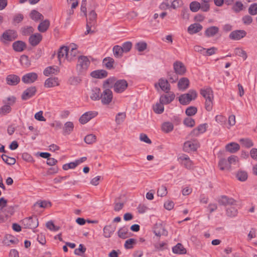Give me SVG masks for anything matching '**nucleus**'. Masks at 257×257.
I'll use <instances>...</instances> for the list:
<instances>
[{
    "instance_id": "e433bc0d",
    "label": "nucleus",
    "mask_w": 257,
    "mask_h": 257,
    "mask_svg": "<svg viewBox=\"0 0 257 257\" xmlns=\"http://www.w3.org/2000/svg\"><path fill=\"white\" fill-rule=\"evenodd\" d=\"M30 17L33 20L37 22L43 19V16L36 10H33L31 11Z\"/></svg>"
},
{
    "instance_id": "39448f33",
    "label": "nucleus",
    "mask_w": 257,
    "mask_h": 257,
    "mask_svg": "<svg viewBox=\"0 0 257 257\" xmlns=\"http://www.w3.org/2000/svg\"><path fill=\"white\" fill-rule=\"evenodd\" d=\"M103 91L100 93V99L104 105L109 104L112 100L113 94L109 88H103Z\"/></svg>"
},
{
    "instance_id": "338daca9",
    "label": "nucleus",
    "mask_w": 257,
    "mask_h": 257,
    "mask_svg": "<svg viewBox=\"0 0 257 257\" xmlns=\"http://www.w3.org/2000/svg\"><path fill=\"white\" fill-rule=\"evenodd\" d=\"M121 47L123 52L127 53L131 49L132 47V43L130 41H127L123 43Z\"/></svg>"
},
{
    "instance_id": "c9c22d12",
    "label": "nucleus",
    "mask_w": 257,
    "mask_h": 257,
    "mask_svg": "<svg viewBox=\"0 0 257 257\" xmlns=\"http://www.w3.org/2000/svg\"><path fill=\"white\" fill-rule=\"evenodd\" d=\"M74 128V124L71 121H67L64 124V126L63 127V134L69 135L70 134L73 130Z\"/></svg>"
},
{
    "instance_id": "3c124183",
    "label": "nucleus",
    "mask_w": 257,
    "mask_h": 257,
    "mask_svg": "<svg viewBox=\"0 0 257 257\" xmlns=\"http://www.w3.org/2000/svg\"><path fill=\"white\" fill-rule=\"evenodd\" d=\"M234 53L235 55L242 57L244 60H246L247 57V54L245 51L239 48L235 49Z\"/></svg>"
},
{
    "instance_id": "a18cd8bd",
    "label": "nucleus",
    "mask_w": 257,
    "mask_h": 257,
    "mask_svg": "<svg viewBox=\"0 0 257 257\" xmlns=\"http://www.w3.org/2000/svg\"><path fill=\"white\" fill-rule=\"evenodd\" d=\"M243 5L240 1H237L232 6L231 9L235 13H239L243 10Z\"/></svg>"
},
{
    "instance_id": "6e6d98bb",
    "label": "nucleus",
    "mask_w": 257,
    "mask_h": 257,
    "mask_svg": "<svg viewBox=\"0 0 257 257\" xmlns=\"http://www.w3.org/2000/svg\"><path fill=\"white\" fill-rule=\"evenodd\" d=\"M197 112V107L193 106L188 107L185 111L187 115L191 116L195 115Z\"/></svg>"
},
{
    "instance_id": "20e7f679",
    "label": "nucleus",
    "mask_w": 257,
    "mask_h": 257,
    "mask_svg": "<svg viewBox=\"0 0 257 257\" xmlns=\"http://www.w3.org/2000/svg\"><path fill=\"white\" fill-rule=\"evenodd\" d=\"M22 222L25 228L35 229L39 225L38 219L36 216L26 217L22 220Z\"/></svg>"
},
{
    "instance_id": "72a5a7b5",
    "label": "nucleus",
    "mask_w": 257,
    "mask_h": 257,
    "mask_svg": "<svg viewBox=\"0 0 257 257\" xmlns=\"http://www.w3.org/2000/svg\"><path fill=\"white\" fill-rule=\"evenodd\" d=\"M49 26V21L48 20H45L39 24L38 27V30L41 33H44L48 29Z\"/></svg>"
},
{
    "instance_id": "4c0bfd02",
    "label": "nucleus",
    "mask_w": 257,
    "mask_h": 257,
    "mask_svg": "<svg viewBox=\"0 0 257 257\" xmlns=\"http://www.w3.org/2000/svg\"><path fill=\"white\" fill-rule=\"evenodd\" d=\"M114 60L111 57L105 58L103 60V64L105 67L108 69H111L113 68V64Z\"/></svg>"
},
{
    "instance_id": "7c9ffc66",
    "label": "nucleus",
    "mask_w": 257,
    "mask_h": 257,
    "mask_svg": "<svg viewBox=\"0 0 257 257\" xmlns=\"http://www.w3.org/2000/svg\"><path fill=\"white\" fill-rule=\"evenodd\" d=\"M131 232H128V228L126 226L121 227L117 231L119 237L125 239L131 236Z\"/></svg>"
},
{
    "instance_id": "09e8293b",
    "label": "nucleus",
    "mask_w": 257,
    "mask_h": 257,
    "mask_svg": "<svg viewBox=\"0 0 257 257\" xmlns=\"http://www.w3.org/2000/svg\"><path fill=\"white\" fill-rule=\"evenodd\" d=\"M126 117V114L125 112H119L116 115L115 121L117 124H120L123 122Z\"/></svg>"
},
{
    "instance_id": "c03bdc74",
    "label": "nucleus",
    "mask_w": 257,
    "mask_h": 257,
    "mask_svg": "<svg viewBox=\"0 0 257 257\" xmlns=\"http://www.w3.org/2000/svg\"><path fill=\"white\" fill-rule=\"evenodd\" d=\"M34 28L32 26H26L21 28V33L23 36H29L33 33Z\"/></svg>"
},
{
    "instance_id": "f704fd0d",
    "label": "nucleus",
    "mask_w": 257,
    "mask_h": 257,
    "mask_svg": "<svg viewBox=\"0 0 257 257\" xmlns=\"http://www.w3.org/2000/svg\"><path fill=\"white\" fill-rule=\"evenodd\" d=\"M100 89L98 87H94L91 90L90 98L93 100H98L100 97Z\"/></svg>"
},
{
    "instance_id": "4468645a",
    "label": "nucleus",
    "mask_w": 257,
    "mask_h": 257,
    "mask_svg": "<svg viewBox=\"0 0 257 257\" xmlns=\"http://www.w3.org/2000/svg\"><path fill=\"white\" fill-rule=\"evenodd\" d=\"M69 48L67 46H63L59 48L58 52V58L60 64L61 63L62 59L66 58L67 60L69 59Z\"/></svg>"
},
{
    "instance_id": "864d4df0",
    "label": "nucleus",
    "mask_w": 257,
    "mask_h": 257,
    "mask_svg": "<svg viewBox=\"0 0 257 257\" xmlns=\"http://www.w3.org/2000/svg\"><path fill=\"white\" fill-rule=\"evenodd\" d=\"M96 137L93 134H89L84 138V141L87 144H92L95 142Z\"/></svg>"
},
{
    "instance_id": "37998d69",
    "label": "nucleus",
    "mask_w": 257,
    "mask_h": 257,
    "mask_svg": "<svg viewBox=\"0 0 257 257\" xmlns=\"http://www.w3.org/2000/svg\"><path fill=\"white\" fill-rule=\"evenodd\" d=\"M113 52L115 57L120 58L122 56L123 51L121 46L115 45L113 48Z\"/></svg>"
},
{
    "instance_id": "2f4dec72",
    "label": "nucleus",
    "mask_w": 257,
    "mask_h": 257,
    "mask_svg": "<svg viewBox=\"0 0 257 257\" xmlns=\"http://www.w3.org/2000/svg\"><path fill=\"white\" fill-rule=\"evenodd\" d=\"M97 14L94 10H92L88 14V19L87 20L86 24L90 25V26L96 25Z\"/></svg>"
},
{
    "instance_id": "ea45409f",
    "label": "nucleus",
    "mask_w": 257,
    "mask_h": 257,
    "mask_svg": "<svg viewBox=\"0 0 257 257\" xmlns=\"http://www.w3.org/2000/svg\"><path fill=\"white\" fill-rule=\"evenodd\" d=\"M174 125L172 122H165L162 124V130L166 133H169L173 130Z\"/></svg>"
},
{
    "instance_id": "bb28decb",
    "label": "nucleus",
    "mask_w": 257,
    "mask_h": 257,
    "mask_svg": "<svg viewBox=\"0 0 257 257\" xmlns=\"http://www.w3.org/2000/svg\"><path fill=\"white\" fill-rule=\"evenodd\" d=\"M219 32V28L216 26H211L207 28L204 33L207 37L215 36Z\"/></svg>"
},
{
    "instance_id": "8fccbe9b",
    "label": "nucleus",
    "mask_w": 257,
    "mask_h": 257,
    "mask_svg": "<svg viewBox=\"0 0 257 257\" xmlns=\"http://www.w3.org/2000/svg\"><path fill=\"white\" fill-rule=\"evenodd\" d=\"M239 142L247 148H250L253 146L252 141L248 138L241 139L239 140Z\"/></svg>"
},
{
    "instance_id": "393cba45",
    "label": "nucleus",
    "mask_w": 257,
    "mask_h": 257,
    "mask_svg": "<svg viewBox=\"0 0 257 257\" xmlns=\"http://www.w3.org/2000/svg\"><path fill=\"white\" fill-rule=\"evenodd\" d=\"M200 94L205 99L213 98V91L210 87L200 89Z\"/></svg>"
},
{
    "instance_id": "a19ab883",
    "label": "nucleus",
    "mask_w": 257,
    "mask_h": 257,
    "mask_svg": "<svg viewBox=\"0 0 257 257\" xmlns=\"http://www.w3.org/2000/svg\"><path fill=\"white\" fill-rule=\"evenodd\" d=\"M238 213L237 209L233 206L228 207L226 209V214L228 217H235Z\"/></svg>"
},
{
    "instance_id": "cd10ccee",
    "label": "nucleus",
    "mask_w": 257,
    "mask_h": 257,
    "mask_svg": "<svg viewBox=\"0 0 257 257\" xmlns=\"http://www.w3.org/2000/svg\"><path fill=\"white\" fill-rule=\"evenodd\" d=\"M115 230V227L112 226L111 225H105L103 229V236L105 238H109Z\"/></svg>"
},
{
    "instance_id": "69168bd1",
    "label": "nucleus",
    "mask_w": 257,
    "mask_h": 257,
    "mask_svg": "<svg viewBox=\"0 0 257 257\" xmlns=\"http://www.w3.org/2000/svg\"><path fill=\"white\" fill-rule=\"evenodd\" d=\"M136 239L134 238H130L126 240L124 243V247L126 249H131L133 247V244L136 243Z\"/></svg>"
},
{
    "instance_id": "58836bf2",
    "label": "nucleus",
    "mask_w": 257,
    "mask_h": 257,
    "mask_svg": "<svg viewBox=\"0 0 257 257\" xmlns=\"http://www.w3.org/2000/svg\"><path fill=\"white\" fill-rule=\"evenodd\" d=\"M59 72V70L58 67L54 68L52 66H49L45 69L43 73L45 76H48L50 74H57Z\"/></svg>"
},
{
    "instance_id": "de8ad7c7",
    "label": "nucleus",
    "mask_w": 257,
    "mask_h": 257,
    "mask_svg": "<svg viewBox=\"0 0 257 257\" xmlns=\"http://www.w3.org/2000/svg\"><path fill=\"white\" fill-rule=\"evenodd\" d=\"M178 75L175 73V72L169 71L168 72L167 77L170 82L175 83L178 79Z\"/></svg>"
},
{
    "instance_id": "c85d7f7f",
    "label": "nucleus",
    "mask_w": 257,
    "mask_h": 257,
    "mask_svg": "<svg viewBox=\"0 0 257 257\" xmlns=\"http://www.w3.org/2000/svg\"><path fill=\"white\" fill-rule=\"evenodd\" d=\"M225 149L230 153H235L240 149V146L237 143L232 142L226 145Z\"/></svg>"
},
{
    "instance_id": "774afa93",
    "label": "nucleus",
    "mask_w": 257,
    "mask_h": 257,
    "mask_svg": "<svg viewBox=\"0 0 257 257\" xmlns=\"http://www.w3.org/2000/svg\"><path fill=\"white\" fill-rule=\"evenodd\" d=\"M248 13L251 15H255L257 14V4H251L248 8Z\"/></svg>"
},
{
    "instance_id": "412c9836",
    "label": "nucleus",
    "mask_w": 257,
    "mask_h": 257,
    "mask_svg": "<svg viewBox=\"0 0 257 257\" xmlns=\"http://www.w3.org/2000/svg\"><path fill=\"white\" fill-rule=\"evenodd\" d=\"M6 80L7 84L11 86H15L20 82V78L18 75L10 74L7 76Z\"/></svg>"
},
{
    "instance_id": "ddd939ff",
    "label": "nucleus",
    "mask_w": 257,
    "mask_h": 257,
    "mask_svg": "<svg viewBox=\"0 0 257 257\" xmlns=\"http://www.w3.org/2000/svg\"><path fill=\"white\" fill-rule=\"evenodd\" d=\"M42 40V35L40 33H36L30 36L29 38V42L32 46L35 47L40 43Z\"/></svg>"
},
{
    "instance_id": "4be33fe9",
    "label": "nucleus",
    "mask_w": 257,
    "mask_h": 257,
    "mask_svg": "<svg viewBox=\"0 0 257 257\" xmlns=\"http://www.w3.org/2000/svg\"><path fill=\"white\" fill-rule=\"evenodd\" d=\"M202 29L203 27L201 24L199 23H194L190 25L188 27L187 31L190 35H193L200 32Z\"/></svg>"
},
{
    "instance_id": "052dcab7",
    "label": "nucleus",
    "mask_w": 257,
    "mask_h": 257,
    "mask_svg": "<svg viewBox=\"0 0 257 257\" xmlns=\"http://www.w3.org/2000/svg\"><path fill=\"white\" fill-rule=\"evenodd\" d=\"M236 177L240 181H245L247 178V174L246 172L240 171L237 173Z\"/></svg>"
},
{
    "instance_id": "13d9d810",
    "label": "nucleus",
    "mask_w": 257,
    "mask_h": 257,
    "mask_svg": "<svg viewBox=\"0 0 257 257\" xmlns=\"http://www.w3.org/2000/svg\"><path fill=\"white\" fill-rule=\"evenodd\" d=\"M163 104H162L161 103H156V105L153 107L154 111L158 114H161L163 113L164 110Z\"/></svg>"
},
{
    "instance_id": "f03ea898",
    "label": "nucleus",
    "mask_w": 257,
    "mask_h": 257,
    "mask_svg": "<svg viewBox=\"0 0 257 257\" xmlns=\"http://www.w3.org/2000/svg\"><path fill=\"white\" fill-rule=\"evenodd\" d=\"M197 96L196 91L190 89L187 93L181 94L179 97V101L182 105H186L189 104L192 100H195Z\"/></svg>"
},
{
    "instance_id": "680f3d73",
    "label": "nucleus",
    "mask_w": 257,
    "mask_h": 257,
    "mask_svg": "<svg viewBox=\"0 0 257 257\" xmlns=\"http://www.w3.org/2000/svg\"><path fill=\"white\" fill-rule=\"evenodd\" d=\"M147 43L144 42H138L136 45V48L139 52H143L147 49Z\"/></svg>"
},
{
    "instance_id": "603ef678",
    "label": "nucleus",
    "mask_w": 257,
    "mask_h": 257,
    "mask_svg": "<svg viewBox=\"0 0 257 257\" xmlns=\"http://www.w3.org/2000/svg\"><path fill=\"white\" fill-rule=\"evenodd\" d=\"M201 4L198 2L194 1L190 4V9L192 12H197L200 8Z\"/></svg>"
},
{
    "instance_id": "49530a36",
    "label": "nucleus",
    "mask_w": 257,
    "mask_h": 257,
    "mask_svg": "<svg viewBox=\"0 0 257 257\" xmlns=\"http://www.w3.org/2000/svg\"><path fill=\"white\" fill-rule=\"evenodd\" d=\"M3 160L8 165H12L16 163V159L14 158L10 157L6 155H2Z\"/></svg>"
},
{
    "instance_id": "423d86ee",
    "label": "nucleus",
    "mask_w": 257,
    "mask_h": 257,
    "mask_svg": "<svg viewBox=\"0 0 257 257\" xmlns=\"http://www.w3.org/2000/svg\"><path fill=\"white\" fill-rule=\"evenodd\" d=\"M127 86L128 83L125 80H118L113 85L114 91L116 93H122L127 88Z\"/></svg>"
},
{
    "instance_id": "a878e982",
    "label": "nucleus",
    "mask_w": 257,
    "mask_h": 257,
    "mask_svg": "<svg viewBox=\"0 0 257 257\" xmlns=\"http://www.w3.org/2000/svg\"><path fill=\"white\" fill-rule=\"evenodd\" d=\"M189 80L186 77L181 78L178 82V87L179 90H185L189 87Z\"/></svg>"
},
{
    "instance_id": "9b49d317",
    "label": "nucleus",
    "mask_w": 257,
    "mask_h": 257,
    "mask_svg": "<svg viewBox=\"0 0 257 257\" xmlns=\"http://www.w3.org/2000/svg\"><path fill=\"white\" fill-rule=\"evenodd\" d=\"M174 70L178 75H183L186 72L184 64L180 61H176L173 64Z\"/></svg>"
},
{
    "instance_id": "a211bd4d",
    "label": "nucleus",
    "mask_w": 257,
    "mask_h": 257,
    "mask_svg": "<svg viewBox=\"0 0 257 257\" xmlns=\"http://www.w3.org/2000/svg\"><path fill=\"white\" fill-rule=\"evenodd\" d=\"M153 232L158 236H161V235L166 236L168 234V231L161 224L156 223L154 227Z\"/></svg>"
},
{
    "instance_id": "f8f14e48",
    "label": "nucleus",
    "mask_w": 257,
    "mask_h": 257,
    "mask_svg": "<svg viewBox=\"0 0 257 257\" xmlns=\"http://www.w3.org/2000/svg\"><path fill=\"white\" fill-rule=\"evenodd\" d=\"M38 78V75L34 72L27 73L22 78V81L26 84H30L34 82Z\"/></svg>"
},
{
    "instance_id": "c756f323",
    "label": "nucleus",
    "mask_w": 257,
    "mask_h": 257,
    "mask_svg": "<svg viewBox=\"0 0 257 257\" xmlns=\"http://www.w3.org/2000/svg\"><path fill=\"white\" fill-rule=\"evenodd\" d=\"M173 253L178 254H186L187 250L181 243H178L175 246L172 248Z\"/></svg>"
},
{
    "instance_id": "f3484780",
    "label": "nucleus",
    "mask_w": 257,
    "mask_h": 257,
    "mask_svg": "<svg viewBox=\"0 0 257 257\" xmlns=\"http://www.w3.org/2000/svg\"><path fill=\"white\" fill-rule=\"evenodd\" d=\"M14 208L11 207H7L5 208V211L0 213V222H4L8 217H10L14 213Z\"/></svg>"
},
{
    "instance_id": "e2e57ef3",
    "label": "nucleus",
    "mask_w": 257,
    "mask_h": 257,
    "mask_svg": "<svg viewBox=\"0 0 257 257\" xmlns=\"http://www.w3.org/2000/svg\"><path fill=\"white\" fill-rule=\"evenodd\" d=\"M183 123L186 126L191 127H193L195 124L194 119L191 117L185 118Z\"/></svg>"
},
{
    "instance_id": "0eeeda50",
    "label": "nucleus",
    "mask_w": 257,
    "mask_h": 257,
    "mask_svg": "<svg viewBox=\"0 0 257 257\" xmlns=\"http://www.w3.org/2000/svg\"><path fill=\"white\" fill-rule=\"evenodd\" d=\"M98 112L95 111H87L83 114L79 118V122L81 124H85L92 118L96 116Z\"/></svg>"
},
{
    "instance_id": "0e129e2a",
    "label": "nucleus",
    "mask_w": 257,
    "mask_h": 257,
    "mask_svg": "<svg viewBox=\"0 0 257 257\" xmlns=\"http://www.w3.org/2000/svg\"><path fill=\"white\" fill-rule=\"evenodd\" d=\"M213 98L205 99V108L206 110L210 111L212 109Z\"/></svg>"
},
{
    "instance_id": "4d7b16f0",
    "label": "nucleus",
    "mask_w": 257,
    "mask_h": 257,
    "mask_svg": "<svg viewBox=\"0 0 257 257\" xmlns=\"http://www.w3.org/2000/svg\"><path fill=\"white\" fill-rule=\"evenodd\" d=\"M116 78L114 77H112L108 78L103 82L102 87L103 88H109V85L114 84L116 82Z\"/></svg>"
},
{
    "instance_id": "2eb2a0df",
    "label": "nucleus",
    "mask_w": 257,
    "mask_h": 257,
    "mask_svg": "<svg viewBox=\"0 0 257 257\" xmlns=\"http://www.w3.org/2000/svg\"><path fill=\"white\" fill-rule=\"evenodd\" d=\"M158 86H159L163 91L166 93H168L171 89L170 85L168 81L163 78H160L159 80L158 83L155 84L156 88H157Z\"/></svg>"
},
{
    "instance_id": "6ab92c4d",
    "label": "nucleus",
    "mask_w": 257,
    "mask_h": 257,
    "mask_svg": "<svg viewBox=\"0 0 257 257\" xmlns=\"http://www.w3.org/2000/svg\"><path fill=\"white\" fill-rule=\"evenodd\" d=\"M175 95L171 92L168 94H164L160 96V102L162 104H167L171 103L175 98Z\"/></svg>"
},
{
    "instance_id": "aec40b11",
    "label": "nucleus",
    "mask_w": 257,
    "mask_h": 257,
    "mask_svg": "<svg viewBox=\"0 0 257 257\" xmlns=\"http://www.w3.org/2000/svg\"><path fill=\"white\" fill-rule=\"evenodd\" d=\"M12 47L15 51L21 52L26 49L27 45L25 42L18 40L13 43Z\"/></svg>"
},
{
    "instance_id": "b1692460",
    "label": "nucleus",
    "mask_w": 257,
    "mask_h": 257,
    "mask_svg": "<svg viewBox=\"0 0 257 257\" xmlns=\"http://www.w3.org/2000/svg\"><path fill=\"white\" fill-rule=\"evenodd\" d=\"M107 74L108 73L106 70L101 69L92 71L90 75L93 78L102 79L107 77Z\"/></svg>"
},
{
    "instance_id": "f257e3e1",
    "label": "nucleus",
    "mask_w": 257,
    "mask_h": 257,
    "mask_svg": "<svg viewBox=\"0 0 257 257\" xmlns=\"http://www.w3.org/2000/svg\"><path fill=\"white\" fill-rule=\"evenodd\" d=\"M18 37V34L16 30L8 29L4 31L0 37V41L4 45H8L9 43Z\"/></svg>"
},
{
    "instance_id": "dca6fc26",
    "label": "nucleus",
    "mask_w": 257,
    "mask_h": 257,
    "mask_svg": "<svg viewBox=\"0 0 257 257\" xmlns=\"http://www.w3.org/2000/svg\"><path fill=\"white\" fill-rule=\"evenodd\" d=\"M207 126L208 124L206 123L201 124L196 128L193 129L191 131L190 135L192 136H198L200 134L205 133L206 131Z\"/></svg>"
},
{
    "instance_id": "1a4fd4ad",
    "label": "nucleus",
    "mask_w": 257,
    "mask_h": 257,
    "mask_svg": "<svg viewBox=\"0 0 257 257\" xmlns=\"http://www.w3.org/2000/svg\"><path fill=\"white\" fill-rule=\"evenodd\" d=\"M246 34V31L243 30H234L230 33L229 38L231 40H239L245 37Z\"/></svg>"
},
{
    "instance_id": "5fc2aeb1",
    "label": "nucleus",
    "mask_w": 257,
    "mask_h": 257,
    "mask_svg": "<svg viewBox=\"0 0 257 257\" xmlns=\"http://www.w3.org/2000/svg\"><path fill=\"white\" fill-rule=\"evenodd\" d=\"M37 205H38L41 208H46L48 206H51V203L46 200H39L34 204V206H36Z\"/></svg>"
},
{
    "instance_id": "5701e85b",
    "label": "nucleus",
    "mask_w": 257,
    "mask_h": 257,
    "mask_svg": "<svg viewBox=\"0 0 257 257\" xmlns=\"http://www.w3.org/2000/svg\"><path fill=\"white\" fill-rule=\"evenodd\" d=\"M59 85L58 78L56 77H50L45 80L44 86L46 87H53Z\"/></svg>"
},
{
    "instance_id": "473e14b6",
    "label": "nucleus",
    "mask_w": 257,
    "mask_h": 257,
    "mask_svg": "<svg viewBox=\"0 0 257 257\" xmlns=\"http://www.w3.org/2000/svg\"><path fill=\"white\" fill-rule=\"evenodd\" d=\"M197 149L196 144L192 143L190 141H187L184 143L183 146V150L186 152H189L192 151H196Z\"/></svg>"
},
{
    "instance_id": "9d476101",
    "label": "nucleus",
    "mask_w": 257,
    "mask_h": 257,
    "mask_svg": "<svg viewBox=\"0 0 257 257\" xmlns=\"http://www.w3.org/2000/svg\"><path fill=\"white\" fill-rule=\"evenodd\" d=\"M37 89L35 86H31L25 90L22 95V99L26 100L34 96L36 93Z\"/></svg>"
},
{
    "instance_id": "7ed1b4c3",
    "label": "nucleus",
    "mask_w": 257,
    "mask_h": 257,
    "mask_svg": "<svg viewBox=\"0 0 257 257\" xmlns=\"http://www.w3.org/2000/svg\"><path fill=\"white\" fill-rule=\"evenodd\" d=\"M90 64V62L87 57L79 56L76 65V70L78 74L84 73L87 70Z\"/></svg>"
},
{
    "instance_id": "6e6552de",
    "label": "nucleus",
    "mask_w": 257,
    "mask_h": 257,
    "mask_svg": "<svg viewBox=\"0 0 257 257\" xmlns=\"http://www.w3.org/2000/svg\"><path fill=\"white\" fill-rule=\"evenodd\" d=\"M217 201L220 205H234L236 204V201L232 198L229 197L226 195H221L219 197Z\"/></svg>"
},
{
    "instance_id": "bf43d9fd",
    "label": "nucleus",
    "mask_w": 257,
    "mask_h": 257,
    "mask_svg": "<svg viewBox=\"0 0 257 257\" xmlns=\"http://www.w3.org/2000/svg\"><path fill=\"white\" fill-rule=\"evenodd\" d=\"M12 110L11 105L7 104L0 108V114L6 115L9 113Z\"/></svg>"
},
{
    "instance_id": "79ce46f5",
    "label": "nucleus",
    "mask_w": 257,
    "mask_h": 257,
    "mask_svg": "<svg viewBox=\"0 0 257 257\" xmlns=\"http://www.w3.org/2000/svg\"><path fill=\"white\" fill-rule=\"evenodd\" d=\"M218 167L221 170L225 169L229 170L230 168V165L228 163V160L225 159H221L218 163Z\"/></svg>"
}]
</instances>
